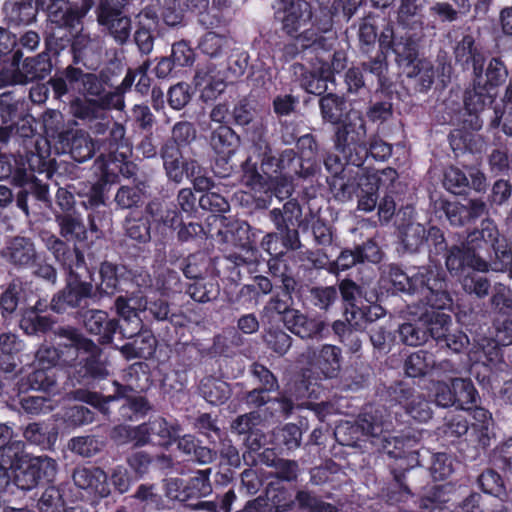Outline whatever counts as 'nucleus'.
Listing matches in <instances>:
<instances>
[{"label": "nucleus", "instance_id": "f257e3e1", "mask_svg": "<svg viewBox=\"0 0 512 512\" xmlns=\"http://www.w3.org/2000/svg\"><path fill=\"white\" fill-rule=\"evenodd\" d=\"M138 76V68L129 69L121 84L113 91L107 90L109 77L103 72H84L68 65L61 78L52 79V91L56 99L62 100L69 93H76L69 102L70 114L81 121H92L101 111L123 110L124 92L130 89Z\"/></svg>", "mask_w": 512, "mask_h": 512}, {"label": "nucleus", "instance_id": "f03ea898", "mask_svg": "<svg viewBox=\"0 0 512 512\" xmlns=\"http://www.w3.org/2000/svg\"><path fill=\"white\" fill-rule=\"evenodd\" d=\"M456 261L457 269L488 271L492 266L495 271H504L512 263V241L499 233L493 220L484 219L481 229L470 232L461 247L450 246V273Z\"/></svg>", "mask_w": 512, "mask_h": 512}, {"label": "nucleus", "instance_id": "7ed1b4c3", "mask_svg": "<svg viewBox=\"0 0 512 512\" xmlns=\"http://www.w3.org/2000/svg\"><path fill=\"white\" fill-rule=\"evenodd\" d=\"M485 174L475 166H464V170L450 165V194L459 199H450V225L465 226L474 224L487 213V205L480 198H469L471 190L485 193Z\"/></svg>", "mask_w": 512, "mask_h": 512}, {"label": "nucleus", "instance_id": "20e7f679", "mask_svg": "<svg viewBox=\"0 0 512 512\" xmlns=\"http://www.w3.org/2000/svg\"><path fill=\"white\" fill-rule=\"evenodd\" d=\"M29 161V169L17 159L11 161L10 157L0 153V180L12 177L13 184L17 186L29 185L35 197L43 202L49 200V189L43 179L34 174V165L38 164V174L46 179L54 175L61 176L68 173L71 179L78 178L79 169L73 163H57L55 160L43 161L41 156L32 154Z\"/></svg>", "mask_w": 512, "mask_h": 512}, {"label": "nucleus", "instance_id": "39448f33", "mask_svg": "<svg viewBox=\"0 0 512 512\" xmlns=\"http://www.w3.org/2000/svg\"><path fill=\"white\" fill-rule=\"evenodd\" d=\"M491 93L487 87L482 86V80L477 82L473 79V88L467 89L464 94V110L468 118L462 120V129L450 131V149L453 150L455 157L460 154H474L479 151V137L474 133L482 127V121L479 117L487 103H491Z\"/></svg>", "mask_w": 512, "mask_h": 512}, {"label": "nucleus", "instance_id": "423d86ee", "mask_svg": "<svg viewBox=\"0 0 512 512\" xmlns=\"http://www.w3.org/2000/svg\"><path fill=\"white\" fill-rule=\"evenodd\" d=\"M367 130L366 123L359 112L347 114L343 123L336 127L333 141L336 150L347 158L355 157L359 152L366 153Z\"/></svg>", "mask_w": 512, "mask_h": 512}, {"label": "nucleus", "instance_id": "0eeeda50", "mask_svg": "<svg viewBox=\"0 0 512 512\" xmlns=\"http://www.w3.org/2000/svg\"><path fill=\"white\" fill-rule=\"evenodd\" d=\"M446 287L445 280H428V288L431 292L429 302L435 310L431 313H425L423 318L428 329V337L431 336L437 342H442L445 346H448V316L443 311L446 301H448Z\"/></svg>", "mask_w": 512, "mask_h": 512}, {"label": "nucleus", "instance_id": "6e6552de", "mask_svg": "<svg viewBox=\"0 0 512 512\" xmlns=\"http://www.w3.org/2000/svg\"><path fill=\"white\" fill-rule=\"evenodd\" d=\"M124 9L114 5L112 0H99L95 7L96 20L119 45L128 42L131 30V18L124 13Z\"/></svg>", "mask_w": 512, "mask_h": 512}, {"label": "nucleus", "instance_id": "1a4fd4ad", "mask_svg": "<svg viewBox=\"0 0 512 512\" xmlns=\"http://www.w3.org/2000/svg\"><path fill=\"white\" fill-rule=\"evenodd\" d=\"M362 433L371 437H380L383 435V449L388 455L397 457L399 454L390 449L389 446L394 443V449H400L403 445L402 440L393 437L388 438L384 434L389 433L393 427L391 415L384 406H369L359 417Z\"/></svg>", "mask_w": 512, "mask_h": 512}, {"label": "nucleus", "instance_id": "9d476101", "mask_svg": "<svg viewBox=\"0 0 512 512\" xmlns=\"http://www.w3.org/2000/svg\"><path fill=\"white\" fill-rule=\"evenodd\" d=\"M95 299L94 286L91 282L70 280L51 299L50 309L57 313H68L70 310H85L88 300Z\"/></svg>", "mask_w": 512, "mask_h": 512}, {"label": "nucleus", "instance_id": "9b49d317", "mask_svg": "<svg viewBox=\"0 0 512 512\" xmlns=\"http://www.w3.org/2000/svg\"><path fill=\"white\" fill-rule=\"evenodd\" d=\"M35 3L46 12L48 23L57 29H74L88 13L70 0H35Z\"/></svg>", "mask_w": 512, "mask_h": 512}, {"label": "nucleus", "instance_id": "f8f14e48", "mask_svg": "<svg viewBox=\"0 0 512 512\" xmlns=\"http://www.w3.org/2000/svg\"><path fill=\"white\" fill-rule=\"evenodd\" d=\"M55 339L67 340L69 345H58L61 366H74L80 353L94 348V341L86 337L78 328L70 325L57 326L53 330Z\"/></svg>", "mask_w": 512, "mask_h": 512}, {"label": "nucleus", "instance_id": "ddd939ff", "mask_svg": "<svg viewBox=\"0 0 512 512\" xmlns=\"http://www.w3.org/2000/svg\"><path fill=\"white\" fill-rule=\"evenodd\" d=\"M163 161V168L168 180L180 184L184 177L190 178L202 171L199 163L194 159H186L181 149L174 145H162L159 151Z\"/></svg>", "mask_w": 512, "mask_h": 512}, {"label": "nucleus", "instance_id": "4468645a", "mask_svg": "<svg viewBox=\"0 0 512 512\" xmlns=\"http://www.w3.org/2000/svg\"><path fill=\"white\" fill-rule=\"evenodd\" d=\"M78 315L86 332L98 336V345L112 344L119 329V319L110 318L106 311L100 309H85Z\"/></svg>", "mask_w": 512, "mask_h": 512}, {"label": "nucleus", "instance_id": "2eb2a0df", "mask_svg": "<svg viewBox=\"0 0 512 512\" xmlns=\"http://www.w3.org/2000/svg\"><path fill=\"white\" fill-rule=\"evenodd\" d=\"M450 436L455 439L450 440V445L456 447L463 460L475 459L481 449H485L482 443H472V424L469 423L465 413L453 414L450 417Z\"/></svg>", "mask_w": 512, "mask_h": 512}, {"label": "nucleus", "instance_id": "dca6fc26", "mask_svg": "<svg viewBox=\"0 0 512 512\" xmlns=\"http://www.w3.org/2000/svg\"><path fill=\"white\" fill-rule=\"evenodd\" d=\"M301 356L318 369L325 378H335L341 370L342 352L337 346L324 344L318 351L313 347H307Z\"/></svg>", "mask_w": 512, "mask_h": 512}, {"label": "nucleus", "instance_id": "f3484780", "mask_svg": "<svg viewBox=\"0 0 512 512\" xmlns=\"http://www.w3.org/2000/svg\"><path fill=\"white\" fill-rule=\"evenodd\" d=\"M456 64L465 70H472L477 82L482 80L485 57L482 51L475 45V40L471 35H465L454 48Z\"/></svg>", "mask_w": 512, "mask_h": 512}, {"label": "nucleus", "instance_id": "a211bd4d", "mask_svg": "<svg viewBox=\"0 0 512 512\" xmlns=\"http://www.w3.org/2000/svg\"><path fill=\"white\" fill-rule=\"evenodd\" d=\"M45 247L52 253L55 260L73 274L74 268H79L85 263L82 251L76 246H70L62 238L49 234L44 239Z\"/></svg>", "mask_w": 512, "mask_h": 512}, {"label": "nucleus", "instance_id": "6ab92c4d", "mask_svg": "<svg viewBox=\"0 0 512 512\" xmlns=\"http://www.w3.org/2000/svg\"><path fill=\"white\" fill-rule=\"evenodd\" d=\"M178 428L170 425L166 419L155 417L147 423L135 427V433L139 435V443L146 444L154 439L161 446H168L177 437Z\"/></svg>", "mask_w": 512, "mask_h": 512}, {"label": "nucleus", "instance_id": "aec40b11", "mask_svg": "<svg viewBox=\"0 0 512 512\" xmlns=\"http://www.w3.org/2000/svg\"><path fill=\"white\" fill-rule=\"evenodd\" d=\"M194 80L195 85L202 89L201 97L208 101L224 92L228 79L217 70L214 64L209 63L197 69Z\"/></svg>", "mask_w": 512, "mask_h": 512}, {"label": "nucleus", "instance_id": "412c9836", "mask_svg": "<svg viewBox=\"0 0 512 512\" xmlns=\"http://www.w3.org/2000/svg\"><path fill=\"white\" fill-rule=\"evenodd\" d=\"M74 484L80 489H91L101 497H107L111 491L108 476L100 467H76L72 473Z\"/></svg>", "mask_w": 512, "mask_h": 512}, {"label": "nucleus", "instance_id": "4be33fe9", "mask_svg": "<svg viewBox=\"0 0 512 512\" xmlns=\"http://www.w3.org/2000/svg\"><path fill=\"white\" fill-rule=\"evenodd\" d=\"M287 328L301 339H320L326 329L325 321L309 317L300 310L291 311V316L285 318Z\"/></svg>", "mask_w": 512, "mask_h": 512}, {"label": "nucleus", "instance_id": "5701e85b", "mask_svg": "<svg viewBox=\"0 0 512 512\" xmlns=\"http://www.w3.org/2000/svg\"><path fill=\"white\" fill-rule=\"evenodd\" d=\"M2 255L14 266L26 267L35 261L37 252L30 238L15 236L6 242Z\"/></svg>", "mask_w": 512, "mask_h": 512}, {"label": "nucleus", "instance_id": "b1692460", "mask_svg": "<svg viewBox=\"0 0 512 512\" xmlns=\"http://www.w3.org/2000/svg\"><path fill=\"white\" fill-rule=\"evenodd\" d=\"M356 180L358 209L364 212L373 211L378 204V190L379 181L382 180L381 177L377 174H369L366 170L360 171Z\"/></svg>", "mask_w": 512, "mask_h": 512}, {"label": "nucleus", "instance_id": "393cba45", "mask_svg": "<svg viewBox=\"0 0 512 512\" xmlns=\"http://www.w3.org/2000/svg\"><path fill=\"white\" fill-rule=\"evenodd\" d=\"M479 400V393L470 378H450V406L468 412Z\"/></svg>", "mask_w": 512, "mask_h": 512}, {"label": "nucleus", "instance_id": "a878e982", "mask_svg": "<svg viewBox=\"0 0 512 512\" xmlns=\"http://www.w3.org/2000/svg\"><path fill=\"white\" fill-rule=\"evenodd\" d=\"M146 296L139 293H132L130 296H118L114 301L116 314L122 322L134 325L139 328L141 324V313H145Z\"/></svg>", "mask_w": 512, "mask_h": 512}, {"label": "nucleus", "instance_id": "bb28decb", "mask_svg": "<svg viewBox=\"0 0 512 512\" xmlns=\"http://www.w3.org/2000/svg\"><path fill=\"white\" fill-rule=\"evenodd\" d=\"M277 18L282 23V30L290 35H295L300 27L312 18L309 4L303 2H291L283 11L277 12Z\"/></svg>", "mask_w": 512, "mask_h": 512}, {"label": "nucleus", "instance_id": "cd10ccee", "mask_svg": "<svg viewBox=\"0 0 512 512\" xmlns=\"http://www.w3.org/2000/svg\"><path fill=\"white\" fill-rule=\"evenodd\" d=\"M130 340L118 348L127 360L137 358L148 359L156 350L157 340L149 329H142Z\"/></svg>", "mask_w": 512, "mask_h": 512}, {"label": "nucleus", "instance_id": "c85d7f7f", "mask_svg": "<svg viewBox=\"0 0 512 512\" xmlns=\"http://www.w3.org/2000/svg\"><path fill=\"white\" fill-rule=\"evenodd\" d=\"M285 489H271L267 491V500L271 501L272 505L266 509V500L258 497L254 500L248 501L241 512H286L290 510L294 504V500L287 497Z\"/></svg>", "mask_w": 512, "mask_h": 512}, {"label": "nucleus", "instance_id": "c756f323", "mask_svg": "<svg viewBox=\"0 0 512 512\" xmlns=\"http://www.w3.org/2000/svg\"><path fill=\"white\" fill-rule=\"evenodd\" d=\"M319 108L322 120L339 126L343 123L347 114H354L347 110V103L344 97L335 93H328L319 99Z\"/></svg>", "mask_w": 512, "mask_h": 512}, {"label": "nucleus", "instance_id": "7c9ffc66", "mask_svg": "<svg viewBox=\"0 0 512 512\" xmlns=\"http://www.w3.org/2000/svg\"><path fill=\"white\" fill-rule=\"evenodd\" d=\"M55 221L59 227V234L67 241L74 243L85 242L88 238V230L82 218L76 213H61L55 215Z\"/></svg>", "mask_w": 512, "mask_h": 512}, {"label": "nucleus", "instance_id": "2f4dec72", "mask_svg": "<svg viewBox=\"0 0 512 512\" xmlns=\"http://www.w3.org/2000/svg\"><path fill=\"white\" fill-rule=\"evenodd\" d=\"M25 448V442L13 439L0 447V473L5 475L8 470L20 469L28 458Z\"/></svg>", "mask_w": 512, "mask_h": 512}, {"label": "nucleus", "instance_id": "473e14b6", "mask_svg": "<svg viewBox=\"0 0 512 512\" xmlns=\"http://www.w3.org/2000/svg\"><path fill=\"white\" fill-rule=\"evenodd\" d=\"M66 141L71 157L79 163L91 159L95 154V145L97 143L83 130L67 133Z\"/></svg>", "mask_w": 512, "mask_h": 512}, {"label": "nucleus", "instance_id": "72a5a7b5", "mask_svg": "<svg viewBox=\"0 0 512 512\" xmlns=\"http://www.w3.org/2000/svg\"><path fill=\"white\" fill-rule=\"evenodd\" d=\"M99 147L109 153H119L120 157L126 158L131 152L130 141L126 137V129L123 124L113 122L105 137L96 140Z\"/></svg>", "mask_w": 512, "mask_h": 512}, {"label": "nucleus", "instance_id": "f704fd0d", "mask_svg": "<svg viewBox=\"0 0 512 512\" xmlns=\"http://www.w3.org/2000/svg\"><path fill=\"white\" fill-rule=\"evenodd\" d=\"M84 354L87 356L80 360L77 371L83 379H103L108 376L106 362L102 360L103 350L97 343L94 342V348L85 351Z\"/></svg>", "mask_w": 512, "mask_h": 512}, {"label": "nucleus", "instance_id": "c9c22d12", "mask_svg": "<svg viewBox=\"0 0 512 512\" xmlns=\"http://www.w3.org/2000/svg\"><path fill=\"white\" fill-rule=\"evenodd\" d=\"M211 469L199 470L182 487V493L175 496V500L185 503L191 499L205 497L211 493Z\"/></svg>", "mask_w": 512, "mask_h": 512}, {"label": "nucleus", "instance_id": "e433bc0d", "mask_svg": "<svg viewBox=\"0 0 512 512\" xmlns=\"http://www.w3.org/2000/svg\"><path fill=\"white\" fill-rule=\"evenodd\" d=\"M52 63L46 53L26 58L20 67V76L23 85L42 80L51 73Z\"/></svg>", "mask_w": 512, "mask_h": 512}, {"label": "nucleus", "instance_id": "4c0bfd02", "mask_svg": "<svg viewBox=\"0 0 512 512\" xmlns=\"http://www.w3.org/2000/svg\"><path fill=\"white\" fill-rule=\"evenodd\" d=\"M119 267L105 261L99 268L100 282L94 287L95 300L111 297L119 291Z\"/></svg>", "mask_w": 512, "mask_h": 512}, {"label": "nucleus", "instance_id": "58836bf2", "mask_svg": "<svg viewBox=\"0 0 512 512\" xmlns=\"http://www.w3.org/2000/svg\"><path fill=\"white\" fill-rule=\"evenodd\" d=\"M279 174L291 177L308 178L315 175V168L305 165L293 149L284 150L278 157Z\"/></svg>", "mask_w": 512, "mask_h": 512}, {"label": "nucleus", "instance_id": "ea45409f", "mask_svg": "<svg viewBox=\"0 0 512 512\" xmlns=\"http://www.w3.org/2000/svg\"><path fill=\"white\" fill-rule=\"evenodd\" d=\"M199 392L212 405H221L231 396L230 385L212 376L205 377L200 381Z\"/></svg>", "mask_w": 512, "mask_h": 512}, {"label": "nucleus", "instance_id": "a19ab883", "mask_svg": "<svg viewBox=\"0 0 512 512\" xmlns=\"http://www.w3.org/2000/svg\"><path fill=\"white\" fill-rule=\"evenodd\" d=\"M384 315L382 307H346L344 311L345 320L355 331H363L367 324H372L376 319Z\"/></svg>", "mask_w": 512, "mask_h": 512}, {"label": "nucleus", "instance_id": "79ce46f5", "mask_svg": "<svg viewBox=\"0 0 512 512\" xmlns=\"http://www.w3.org/2000/svg\"><path fill=\"white\" fill-rule=\"evenodd\" d=\"M466 416H471L474 420L472 422V436L476 435V438H473L472 443H482V445L489 446L490 437H489V424L492 420V414L489 410L478 406L475 403V406H472L468 412H464Z\"/></svg>", "mask_w": 512, "mask_h": 512}, {"label": "nucleus", "instance_id": "37998d69", "mask_svg": "<svg viewBox=\"0 0 512 512\" xmlns=\"http://www.w3.org/2000/svg\"><path fill=\"white\" fill-rule=\"evenodd\" d=\"M399 234L404 249L410 253L417 252L424 242L427 241L425 227L412 220L399 225Z\"/></svg>", "mask_w": 512, "mask_h": 512}, {"label": "nucleus", "instance_id": "c03bdc74", "mask_svg": "<svg viewBox=\"0 0 512 512\" xmlns=\"http://www.w3.org/2000/svg\"><path fill=\"white\" fill-rule=\"evenodd\" d=\"M239 142V136L227 125H220L211 133L210 137V144L213 150L223 155L232 154L239 145Z\"/></svg>", "mask_w": 512, "mask_h": 512}, {"label": "nucleus", "instance_id": "a18cd8bd", "mask_svg": "<svg viewBox=\"0 0 512 512\" xmlns=\"http://www.w3.org/2000/svg\"><path fill=\"white\" fill-rule=\"evenodd\" d=\"M366 153L357 152L355 157H350V164L355 167H360L363 165L364 160L371 156L375 160L385 161L392 154V146L383 141L380 137L374 135L372 136L368 142L366 143Z\"/></svg>", "mask_w": 512, "mask_h": 512}, {"label": "nucleus", "instance_id": "49530a36", "mask_svg": "<svg viewBox=\"0 0 512 512\" xmlns=\"http://www.w3.org/2000/svg\"><path fill=\"white\" fill-rule=\"evenodd\" d=\"M146 212L157 222L173 230H176L182 222L180 213L172 204L153 201L146 206Z\"/></svg>", "mask_w": 512, "mask_h": 512}, {"label": "nucleus", "instance_id": "de8ad7c7", "mask_svg": "<svg viewBox=\"0 0 512 512\" xmlns=\"http://www.w3.org/2000/svg\"><path fill=\"white\" fill-rule=\"evenodd\" d=\"M293 70L294 74L298 77L300 86L305 89L306 92L321 96L327 91L326 77L308 71L304 65L300 63L293 64Z\"/></svg>", "mask_w": 512, "mask_h": 512}, {"label": "nucleus", "instance_id": "09e8293b", "mask_svg": "<svg viewBox=\"0 0 512 512\" xmlns=\"http://www.w3.org/2000/svg\"><path fill=\"white\" fill-rule=\"evenodd\" d=\"M142 183L136 185H122L118 188L114 202L121 210L139 208L145 200V192Z\"/></svg>", "mask_w": 512, "mask_h": 512}, {"label": "nucleus", "instance_id": "8fccbe9b", "mask_svg": "<svg viewBox=\"0 0 512 512\" xmlns=\"http://www.w3.org/2000/svg\"><path fill=\"white\" fill-rule=\"evenodd\" d=\"M71 50L73 53V63H83L86 65L85 58L99 50V42L81 29L73 36Z\"/></svg>", "mask_w": 512, "mask_h": 512}, {"label": "nucleus", "instance_id": "3c124183", "mask_svg": "<svg viewBox=\"0 0 512 512\" xmlns=\"http://www.w3.org/2000/svg\"><path fill=\"white\" fill-rule=\"evenodd\" d=\"M360 171H366L364 168L356 167V170H349L348 180L344 181V175L339 177H332L329 181L330 189L337 200L346 201L352 199L353 195H356L357 184L356 177Z\"/></svg>", "mask_w": 512, "mask_h": 512}, {"label": "nucleus", "instance_id": "603ef678", "mask_svg": "<svg viewBox=\"0 0 512 512\" xmlns=\"http://www.w3.org/2000/svg\"><path fill=\"white\" fill-rule=\"evenodd\" d=\"M399 335L401 341L410 346H418L428 339V329L423 316L414 322H406L400 325Z\"/></svg>", "mask_w": 512, "mask_h": 512}, {"label": "nucleus", "instance_id": "864d4df0", "mask_svg": "<svg viewBox=\"0 0 512 512\" xmlns=\"http://www.w3.org/2000/svg\"><path fill=\"white\" fill-rule=\"evenodd\" d=\"M39 512H66L64 490L57 486L47 487L37 502Z\"/></svg>", "mask_w": 512, "mask_h": 512}, {"label": "nucleus", "instance_id": "5fc2aeb1", "mask_svg": "<svg viewBox=\"0 0 512 512\" xmlns=\"http://www.w3.org/2000/svg\"><path fill=\"white\" fill-rule=\"evenodd\" d=\"M104 446V440L95 435L74 437L68 443L71 452L85 458L95 456Z\"/></svg>", "mask_w": 512, "mask_h": 512}, {"label": "nucleus", "instance_id": "6e6d98bb", "mask_svg": "<svg viewBox=\"0 0 512 512\" xmlns=\"http://www.w3.org/2000/svg\"><path fill=\"white\" fill-rule=\"evenodd\" d=\"M434 364L431 354L417 351L406 358L404 368L409 377H423L434 368Z\"/></svg>", "mask_w": 512, "mask_h": 512}, {"label": "nucleus", "instance_id": "4d7b16f0", "mask_svg": "<svg viewBox=\"0 0 512 512\" xmlns=\"http://www.w3.org/2000/svg\"><path fill=\"white\" fill-rule=\"evenodd\" d=\"M197 137V130L193 123L182 120L176 122L171 128V136L162 145L170 146L171 144L178 149L190 145Z\"/></svg>", "mask_w": 512, "mask_h": 512}, {"label": "nucleus", "instance_id": "13d9d810", "mask_svg": "<svg viewBox=\"0 0 512 512\" xmlns=\"http://www.w3.org/2000/svg\"><path fill=\"white\" fill-rule=\"evenodd\" d=\"M295 501L302 512H337L336 506L323 501L316 494L308 490H299Z\"/></svg>", "mask_w": 512, "mask_h": 512}, {"label": "nucleus", "instance_id": "bf43d9fd", "mask_svg": "<svg viewBox=\"0 0 512 512\" xmlns=\"http://www.w3.org/2000/svg\"><path fill=\"white\" fill-rule=\"evenodd\" d=\"M481 490L488 495L502 499L506 496V487L501 475L494 469L484 470L477 478Z\"/></svg>", "mask_w": 512, "mask_h": 512}, {"label": "nucleus", "instance_id": "052dcab7", "mask_svg": "<svg viewBox=\"0 0 512 512\" xmlns=\"http://www.w3.org/2000/svg\"><path fill=\"white\" fill-rule=\"evenodd\" d=\"M338 290L342 300L349 306H358L362 299L371 303V297H367V292L363 284H358L355 281L346 278L339 282Z\"/></svg>", "mask_w": 512, "mask_h": 512}, {"label": "nucleus", "instance_id": "680f3d73", "mask_svg": "<svg viewBox=\"0 0 512 512\" xmlns=\"http://www.w3.org/2000/svg\"><path fill=\"white\" fill-rule=\"evenodd\" d=\"M490 463L507 477H512V436L493 449Z\"/></svg>", "mask_w": 512, "mask_h": 512}, {"label": "nucleus", "instance_id": "e2e57ef3", "mask_svg": "<svg viewBox=\"0 0 512 512\" xmlns=\"http://www.w3.org/2000/svg\"><path fill=\"white\" fill-rule=\"evenodd\" d=\"M302 216V208L296 200H289L283 204L282 209L274 208L269 217L274 225H293Z\"/></svg>", "mask_w": 512, "mask_h": 512}, {"label": "nucleus", "instance_id": "0e129e2a", "mask_svg": "<svg viewBox=\"0 0 512 512\" xmlns=\"http://www.w3.org/2000/svg\"><path fill=\"white\" fill-rule=\"evenodd\" d=\"M392 50L399 65L411 63L418 58V44L411 35H403L395 39Z\"/></svg>", "mask_w": 512, "mask_h": 512}, {"label": "nucleus", "instance_id": "69168bd1", "mask_svg": "<svg viewBox=\"0 0 512 512\" xmlns=\"http://www.w3.org/2000/svg\"><path fill=\"white\" fill-rule=\"evenodd\" d=\"M20 328L27 335L44 334L54 330L53 321L47 316H40L34 311L26 312L20 320Z\"/></svg>", "mask_w": 512, "mask_h": 512}, {"label": "nucleus", "instance_id": "338daca9", "mask_svg": "<svg viewBox=\"0 0 512 512\" xmlns=\"http://www.w3.org/2000/svg\"><path fill=\"white\" fill-rule=\"evenodd\" d=\"M263 340L267 348L279 356H284L293 342V338L280 328H269L265 332Z\"/></svg>", "mask_w": 512, "mask_h": 512}, {"label": "nucleus", "instance_id": "774afa93", "mask_svg": "<svg viewBox=\"0 0 512 512\" xmlns=\"http://www.w3.org/2000/svg\"><path fill=\"white\" fill-rule=\"evenodd\" d=\"M186 293L195 301L200 303L215 300L219 295V286L213 281H207L203 278L190 284Z\"/></svg>", "mask_w": 512, "mask_h": 512}]
</instances>
